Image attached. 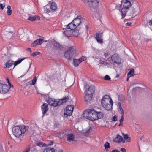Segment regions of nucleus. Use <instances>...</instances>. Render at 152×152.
I'll use <instances>...</instances> for the list:
<instances>
[{
    "mask_svg": "<svg viewBox=\"0 0 152 152\" xmlns=\"http://www.w3.org/2000/svg\"><path fill=\"white\" fill-rule=\"evenodd\" d=\"M30 130L31 128L29 126L23 125L19 126H14L12 129V132L13 134L15 137L19 138L23 136L25 132H30Z\"/></svg>",
    "mask_w": 152,
    "mask_h": 152,
    "instance_id": "1",
    "label": "nucleus"
},
{
    "mask_svg": "<svg viewBox=\"0 0 152 152\" xmlns=\"http://www.w3.org/2000/svg\"><path fill=\"white\" fill-rule=\"evenodd\" d=\"M113 102L109 96L105 95L102 99L101 104L102 107L108 111L111 110Z\"/></svg>",
    "mask_w": 152,
    "mask_h": 152,
    "instance_id": "2",
    "label": "nucleus"
},
{
    "mask_svg": "<svg viewBox=\"0 0 152 152\" xmlns=\"http://www.w3.org/2000/svg\"><path fill=\"white\" fill-rule=\"evenodd\" d=\"M76 55V48L72 46L68 48L64 54L65 57L68 58L67 60L69 62L71 61Z\"/></svg>",
    "mask_w": 152,
    "mask_h": 152,
    "instance_id": "3",
    "label": "nucleus"
},
{
    "mask_svg": "<svg viewBox=\"0 0 152 152\" xmlns=\"http://www.w3.org/2000/svg\"><path fill=\"white\" fill-rule=\"evenodd\" d=\"M96 110L93 109H88L84 111L83 113V117L89 120H96Z\"/></svg>",
    "mask_w": 152,
    "mask_h": 152,
    "instance_id": "4",
    "label": "nucleus"
},
{
    "mask_svg": "<svg viewBox=\"0 0 152 152\" xmlns=\"http://www.w3.org/2000/svg\"><path fill=\"white\" fill-rule=\"evenodd\" d=\"M123 3V7L121 10L122 14V18H123L126 15V13L128 11L129 8L132 4L130 0H122L121 4L120 5V8L121 9L122 4Z\"/></svg>",
    "mask_w": 152,
    "mask_h": 152,
    "instance_id": "5",
    "label": "nucleus"
},
{
    "mask_svg": "<svg viewBox=\"0 0 152 152\" xmlns=\"http://www.w3.org/2000/svg\"><path fill=\"white\" fill-rule=\"evenodd\" d=\"M90 9L92 12H95L96 8L99 5V2L97 0H89L88 1Z\"/></svg>",
    "mask_w": 152,
    "mask_h": 152,
    "instance_id": "6",
    "label": "nucleus"
},
{
    "mask_svg": "<svg viewBox=\"0 0 152 152\" xmlns=\"http://www.w3.org/2000/svg\"><path fill=\"white\" fill-rule=\"evenodd\" d=\"M74 108V106L72 105L67 106L66 107V110L64 112V116L67 118L68 116H71L72 114Z\"/></svg>",
    "mask_w": 152,
    "mask_h": 152,
    "instance_id": "7",
    "label": "nucleus"
},
{
    "mask_svg": "<svg viewBox=\"0 0 152 152\" xmlns=\"http://www.w3.org/2000/svg\"><path fill=\"white\" fill-rule=\"evenodd\" d=\"M112 61L113 63H116L117 65H120L121 63V60L118 55L114 54L111 57Z\"/></svg>",
    "mask_w": 152,
    "mask_h": 152,
    "instance_id": "8",
    "label": "nucleus"
},
{
    "mask_svg": "<svg viewBox=\"0 0 152 152\" xmlns=\"http://www.w3.org/2000/svg\"><path fill=\"white\" fill-rule=\"evenodd\" d=\"M54 48L56 50L62 51L64 49V46L58 42L55 41L53 43Z\"/></svg>",
    "mask_w": 152,
    "mask_h": 152,
    "instance_id": "9",
    "label": "nucleus"
},
{
    "mask_svg": "<svg viewBox=\"0 0 152 152\" xmlns=\"http://www.w3.org/2000/svg\"><path fill=\"white\" fill-rule=\"evenodd\" d=\"M65 26L66 27V28H63V29H69L72 30L77 27L72 21L67 25Z\"/></svg>",
    "mask_w": 152,
    "mask_h": 152,
    "instance_id": "10",
    "label": "nucleus"
},
{
    "mask_svg": "<svg viewBox=\"0 0 152 152\" xmlns=\"http://www.w3.org/2000/svg\"><path fill=\"white\" fill-rule=\"evenodd\" d=\"M81 19H82V18L81 16H78L72 21L74 23H75L77 27L81 23Z\"/></svg>",
    "mask_w": 152,
    "mask_h": 152,
    "instance_id": "11",
    "label": "nucleus"
},
{
    "mask_svg": "<svg viewBox=\"0 0 152 152\" xmlns=\"http://www.w3.org/2000/svg\"><path fill=\"white\" fill-rule=\"evenodd\" d=\"M44 42V40L42 39H38L34 41L31 45V47H34L37 45H40Z\"/></svg>",
    "mask_w": 152,
    "mask_h": 152,
    "instance_id": "12",
    "label": "nucleus"
},
{
    "mask_svg": "<svg viewBox=\"0 0 152 152\" xmlns=\"http://www.w3.org/2000/svg\"><path fill=\"white\" fill-rule=\"evenodd\" d=\"M1 88V93L2 94H6L10 91V87L7 84H3Z\"/></svg>",
    "mask_w": 152,
    "mask_h": 152,
    "instance_id": "13",
    "label": "nucleus"
},
{
    "mask_svg": "<svg viewBox=\"0 0 152 152\" xmlns=\"http://www.w3.org/2000/svg\"><path fill=\"white\" fill-rule=\"evenodd\" d=\"M41 109L43 115H45L48 110V105L47 103H44L41 106Z\"/></svg>",
    "mask_w": 152,
    "mask_h": 152,
    "instance_id": "14",
    "label": "nucleus"
},
{
    "mask_svg": "<svg viewBox=\"0 0 152 152\" xmlns=\"http://www.w3.org/2000/svg\"><path fill=\"white\" fill-rule=\"evenodd\" d=\"M102 33L100 34L96 33V37H95V39L97 42L100 43H101L103 42L102 37Z\"/></svg>",
    "mask_w": 152,
    "mask_h": 152,
    "instance_id": "15",
    "label": "nucleus"
},
{
    "mask_svg": "<svg viewBox=\"0 0 152 152\" xmlns=\"http://www.w3.org/2000/svg\"><path fill=\"white\" fill-rule=\"evenodd\" d=\"M93 95L88 93L84 97L85 101L87 103H88L91 100Z\"/></svg>",
    "mask_w": 152,
    "mask_h": 152,
    "instance_id": "16",
    "label": "nucleus"
},
{
    "mask_svg": "<svg viewBox=\"0 0 152 152\" xmlns=\"http://www.w3.org/2000/svg\"><path fill=\"white\" fill-rule=\"evenodd\" d=\"M95 91V86L94 85H91L88 88V90H87V88L85 89V91H86L89 93V94L93 95Z\"/></svg>",
    "mask_w": 152,
    "mask_h": 152,
    "instance_id": "17",
    "label": "nucleus"
},
{
    "mask_svg": "<svg viewBox=\"0 0 152 152\" xmlns=\"http://www.w3.org/2000/svg\"><path fill=\"white\" fill-rule=\"evenodd\" d=\"M56 102V101L55 99L51 98H49L47 100V102L49 105L53 107H55Z\"/></svg>",
    "mask_w": 152,
    "mask_h": 152,
    "instance_id": "18",
    "label": "nucleus"
},
{
    "mask_svg": "<svg viewBox=\"0 0 152 152\" xmlns=\"http://www.w3.org/2000/svg\"><path fill=\"white\" fill-rule=\"evenodd\" d=\"M68 130L65 129L62 132H61L58 134V136L61 138H63L65 135L68 133Z\"/></svg>",
    "mask_w": 152,
    "mask_h": 152,
    "instance_id": "19",
    "label": "nucleus"
},
{
    "mask_svg": "<svg viewBox=\"0 0 152 152\" xmlns=\"http://www.w3.org/2000/svg\"><path fill=\"white\" fill-rule=\"evenodd\" d=\"M80 59H82V58H80L78 59H73V64L75 67L78 66L79 64L82 61V60H80Z\"/></svg>",
    "mask_w": 152,
    "mask_h": 152,
    "instance_id": "20",
    "label": "nucleus"
},
{
    "mask_svg": "<svg viewBox=\"0 0 152 152\" xmlns=\"http://www.w3.org/2000/svg\"><path fill=\"white\" fill-rule=\"evenodd\" d=\"M67 141H73L74 140L75 137L74 134L71 133L67 134L66 136Z\"/></svg>",
    "mask_w": 152,
    "mask_h": 152,
    "instance_id": "21",
    "label": "nucleus"
},
{
    "mask_svg": "<svg viewBox=\"0 0 152 152\" xmlns=\"http://www.w3.org/2000/svg\"><path fill=\"white\" fill-rule=\"evenodd\" d=\"M96 120L102 118L104 116L103 113L100 111H96Z\"/></svg>",
    "mask_w": 152,
    "mask_h": 152,
    "instance_id": "22",
    "label": "nucleus"
},
{
    "mask_svg": "<svg viewBox=\"0 0 152 152\" xmlns=\"http://www.w3.org/2000/svg\"><path fill=\"white\" fill-rule=\"evenodd\" d=\"M72 30H66L64 31L63 34H64L66 37H69L72 36Z\"/></svg>",
    "mask_w": 152,
    "mask_h": 152,
    "instance_id": "23",
    "label": "nucleus"
},
{
    "mask_svg": "<svg viewBox=\"0 0 152 152\" xmlns=\"http://www.w3.org/2000/svg\"><path fill=\"white\" fill-rule=\"evenodd\" d=\"M14 61L11 60H8L6 63V67L10 68L14 64Z\"/></svg>",
    "mask_w": 152,
    "mask_h": 152,
    "instance_id": "24",
    "label": "nucleus"
},
{
    "mask_svg": "<svg viewBox=\"0 0 152 152\" xmlns=\"http://www.w3.org/2000/svg\"><path fill=\"white\" fill-rule=\"evenodd\" d=\"M50 8L52 10L54 11L56 10L57 9V6L55 2H53L51 3Z\"/></svg>",
    "mask_w": 152,
    "mask_h": 152,
    "instance_id": "25",
    "label": "nucleus"
},
{
    "mask_svg": "<svg viewBox=\"0 0 152 152\" xmlns=\"http://www.w3.org/2000/svg\"><path fill=\"white\" fill-rule=\"evenodd\" d=\"M121 139H122V137L119 134H118L116 137L113 139V141L115 142H120V141H121Z\"/></svg>",
    "mask_w": 152,
    "mask_h": 152,
    "instance_id": "26",
    "label": "nucleus"
},
{
    "mask_svg": "<svg viewBox=\"0 0 152 152\" xmlns=\"http://www.w3.org/2000/svg\"><path fill=\"white\" fill-rule=\"evenodd\" d=\"M122 135L124 136V138L128 142H130V138L128 136L127 134H125L124 133H122Z\"/></svg>",
    "mask_w": 152,
    "mask_h": 152,
    "instance_id": "27",
    "label": "nucleus"
},
{
    "mask_svg": "<svg viewBox=\"0 0 152 152\" xmlns=\"http://www.w3.org/2000/svg\"><path fill=\"white\" fill-rule=\"evenodd\" d=\"M43 152H55V150L53 148L49 147L45 149Z\"/></svg>",
    "mask_w": 152,
    "mask_h": 152,
    "instance_id": "28",
    "label": "nucleus"
},
{
    "mask_svg": "<svg viewBox=\"0 0 152 152\" xmlns=\"http://www.w3.org/2000/svg\"><path fill=\"white\" fill-rule=\"evenodd\" d=\"M25 59V58H23L21 59H19L18 60L16 61H14V66L13 67V68H14L15 66L18 65V64L20 63L23 61Z\"/></svg>",
    "mask_w": 152,
    "mask_h": 152,
    "instance_id": "29",
    "label": "nucleus"
},
{
    "mask_svg": "<svg viewBox=\"0 0 152 152\" xmlns=\"http://www.w3.org/2000/svg\"><path fill=\"white\" fill-rule=\"evenodd\" d=\"M7 8V13L8 15H10L12 12V11L11 10V7L10 5H8Z\"/></svg>",
    "mask_w": 152,
    "mask_h": 152,
    "instance_id": "30",
    "label": "nucleus"
},
{
    "mask_svg": "<svg viewBox=\"0 0 152 152\" xmlns=\"http://www.w3.org/2000/svg\"><path fill=\"white\" fill-rule=\"evenodd\" d=\"M72 36H77L79 34V31L78 30L75 29L72 30Z\"/></svg>",
    "mask_w": 152,
    "mask_h": 152,
    "instance_id": "31",
    "label": "nucleus"
},
{
    "mask_svg": "<svg viewBox=\"0 0 152 152\" xmlns=\"http://www.w3.org/2000/svg\"><path fill=\"white\" fill-rule=\"evenodd\" d=\"M134 70L133 69H130V71L127 74V75H131V76H133L135 75V74L134 73Z\"/></svg>",
    "mask_w": 152,
    "mask_h": 152,
    "instance_id": "32",
    "label": "nucleus"
},
{
    "mask_svg": "<svg viewBox=\"0 0 152 152\" xmlns=\"http://www.w3.org/2000/svg\"><path fill=\"white\" fill-rule=\"evenodd\" d=\"M63 103L62 101H61V99H59L58 101L56 100V102L55 107H57Z\"/></svg>",
    "mask_w": 152,
    "mask_h": 152,
    "instance_id": "33",
    "label": "nucleus"
},
{
    "mask_svg": "<svg viewBox=\"0 0 152 152\" xmlns=\"http://www.w3.org/2000/svg\"><path fill=\"white\" fill-rule=\"evenodd\" d=\"M113 63V62L112 63L110 61H107L105 62L106 65L109 67H111L112 66Z\"/></svg>",
    "mask_w": 152,
    "mask_h": 152,
    "instance_id": "34",
    "label": "nucleus"
},
{
    "mask_svg": "<svg viewBox=\"0 0 152 152\" xmlns=\"http://www.w3.org/2000/svg\"><path fill=\"white\" fill-rule=\"evenodd\" d=\"M118 107L120 110V111L121 112V115H124V111L123 108L121 106V103L120 102H119L118 103Z\"/></svg>",
    "mask_w": 152,
    "mask_h": 152,
    "instance_id": "35",
    "label": "nucleus"
},
{
    "mask_svg": "<svg viewBox=\"0 0 152 152\" xmlns=\"http://www.w3.org/2000/svg\"><path fill=\"white\" fill-rule=\"evenodd\" d=\"M37 145L40 147H43L46 146V144L42 142H38L37 143Z\"/></svg>",
    "mask_w": 152,
    "mask_h": 152,
    "instance_id": "36",
    "label": "nucleus"
},
{
    "mask_svg": "<svg viewBox=\"0 0 152 152\" xmlns=\"http://www.w3.org/2000/svg\"><path fill=\"white\" fill-rule=\"evenodd\" d=\"M104 147L105 149L107 150L110 148V143L108 142H106L104 144Z\"/></svg>",
    "mask_w": 152,
    "mask_h": 152,
    "instance_id": "37",
    "label": "nucleus"
},
{
    "mask_svg": "<svg viewBox=\"0 0 152 152\" xmlns=\"http://www.w3.org/2000/svg\"><path fill=\"white\" fill-rule=\"evenodd\" d=\"M28 19L32 21H34L36 20L35 16L33 15L29 16Z\"/></svg>",
    "mask_w": 152,
    "mask_h": 152,
    "instance_id": "38",
    "label": "nucleus"
},
{
    "mask_svg": "<svg viewBox=\"0 0 152 152\" xmlns=\"http://www.w3.org/2000/svg\"><path fill=\"white\" fill-rule=\"evenodd\" d=\"M61 101L63 103L66 102L68 99L69 97L68 96H65L62 99H61Z\"/></svg>",
    "mask_w": 152,
    "mask_h": 152,
    "instance_id": "39",
    "label": "nucleus"
},
{
    "mask_svg": "<svg viewBox=\"0 0 152 152\" xmlns=\"http://www.w3.org/2000/svg\"><path fill=\"white\" fill-rule=\"evenodd\" d=\"M37 80V77H34L33 79L32 80V82H31V83L32 85H34L36 83Z\"/></svg>",
    "mask_w": 152,
    "mask_h": 152,
    "instance_id": "40",
    "label": "nucleus"
},
{
    "mask_svg": "<svg viewBox=\"0 0 152 152\" xmlns=\"http://www.w3.org/2000/svg\"><path fill=\"white\" fill-rule=\"evenodd\" d=\"M40 54V53L39 52H34L31 55V56L33 57H34L37 55H39Z\"/></svg>",
    "mask_w": 152,
    "mask_h": 152,
    "instance_id": "41",
    "label": "nucleus"
},
{
    "mask_svg": "<svg viewBox=\"0 0 152 152\" xmlns=\"http://www.w3.org/2000/svg\"><path fill=\"white\" fill-rule=\"evenodd\" d=\"M104 79L105 80H110L111 79L110 77L107 75L104 77Z\"/></svg>",
    "mask_w": 152,
    "mask_h": 152,
    "instance_id": "42",
    "label": "nucleus"
},
{
    "mask_svg": "<svg viewBox=\"0 0 152 152\" xmlns=\"http://www.w3.org/2000/svg\"><path fill=\"white\" fill-rule=\"evenodd\" d=\"M117 117L116 115H115L112 118V120L113 121H117Z\"/></svg>",
    "mask_w": 152,
    "mask_h": 152,
    "instance_id": "43",
    "label": "nucleus"
},
{
    "mask_svg": "<svg viewBox=\"0 0 152 152\" xmlns=\"http://www.w3.org/2000/svg\"><path fill=\"white\" fill-rule=\"evenodd\" d=\"M124 120V115H122V116L121 117V119H120V120H119V121L120 122H121H121H123Z\"/></svg>",
    "mask_w": 152,
    "mask_h": 152,
    "instance_id": "44",
    "label": "nucleus"
},
{
    "mask_svg": "<svg viewBox=\"0 0 152 152\" xmlns=\"http://www.w3.org/2000/svg\"><path fill=\"white\" fill-rule=\"evenodd\" d=\"M0 8L2 10H3L4 8V7H5V4H0Z\"/></svg>",
    "mask_w": 152,
    "mask_h": 152,
    "instance_id": "45",
    "label": "nucleus"
},
{
    "mask_svg": "<svg viewBox=\"0 0 152 152\" xmlns=\"http://www.w3.org/2000/svg\"><path fill=\"white\" fill-rule=\"evenodd\" d=\"M109 54V52L107 51H106L104 53V56L105 57H106L108 56Z\"/></svg>",
    "mask_w": 152,
    "mask_h": 152,
    "instance_id": "46",
    "label": "nucleus"
},
{
    "mask_svg": "<svg viewBox=\"0 0 152 152\" xmlns=\"http://www.w3.org/2000/svg\"><path fill=\"white\" fill-rule=\"evenodd\" d=\"M53 144V141H51L49 143L46 145V146H48L49 145H52Z\"/></svg>",
    "mask_w": 152,
    "mask_h": 152,
    "instance_id": "47",
    "label": "nucleus"
},
{
    "mask_svg": "<svg viewBox=\"0 0 152 152\" xmlns=\"http://www.w3.org/2000/svg\"><path fill=\"white\" fill-rule=\"evenodd\" d=\"M120 151L122 152H126V150L124 148H122L121 149Z\"/></svg>",
    "mask_w": 152,
    "mask_h": 152,
    "instance_id": "48",
    "label": "nucleus"
},
{
    "mask_svg": "<svg viewBox=\"0 0 152 152\" xmlns=\"http://www.w3.org/2000/svg\"><path fill=\"white\" fill-rule=\"evenodd\" d=\"M35 18H36V20H39L40 19V17L39 16H35Z\"/></svg>",
    "mask_w": 152,
    "mask_h": 152,
    "instance_id": "49",
    "label": "nucleus"
},
{
    "mask_svg": "<svg viewBox=\"0 0 152 152\" xmlns=\"http://www.w3.org/2000/svg\"><path fill=\"white\" fill-rule=\"evenodd\" d=\"M148 23L150 26H152V20H150L148 21Z\"/></svg>",
    "mask_w": 152,
    "mask_h": 152,
    "instance_id": "50",
    "label": "nucleus"
},
{
    "mask_svg": "<svg viewBox=\"0 0 152 152\" xmlns=\"http://www.w3.org/2000/svg\"><path fill=\"white\" fill-rule=\"evenodd\" d=\"M110 152H120V151L118 150L115 149L112 150Z\"/></svg>",
    "mask_w": 152,
    "mask_h": 152,
    "instance_id": "51",
    "label": "nucleus"
},
{
    "mask_svg": "<svg viewBox=\"0 0 152 152\" xmlns=\"http://www.w3.org/2000/svg\"><path fill=\"white\" fill-rule=\"evenodd\" d=\"M3 84L2 83H0V93H1V88L3 87Z\"/></svg>",
    "mask_w": 152,
    "mask_h": 152,
    "instance_id": "52",
    "label": "nucleus"
},
{
    "mask_svg": "<svg viewBox=\"0 0 152 152\" xmlns=\"http://www.w3.org/2000/svg\"><path fill=\"white\" fill-rule=\"evenodd\" d=\"M6 80L7 83H8V85L10 84L11 83L9 79L8 78H7Z\"/></svg>",
    "mask_w": 152,
    "mask_h": 152,
    "instance_id": "53",
    "label": "nucleus"
},
{
    "mask_svg": "<svg viewBox=\"0 0 152 152\" xmlns=\"http://www.w3.org/2000/svg\"><path fill=\"white\" fill-rule=\"evenodd\" d=\"M9 87H10V88H13V86L12 85L11 83H10V84H9Z\"/></svg>",
    "mask_w": 152,
    "mask_h": 152,
    "instance_id": "54",
    "label": "nucleus"
},
{
    "mask_svg": "<svg viewBox=\"0 0 152 152\" xmlns=\"http://www.w3.org/2000/svg\"><path fill=\"white\" fill-rule=\"evenodd\" d=\"M121 141H120V142H122L123 143H125V141L123 139V138L122 137V139H121Z\"/></svg>",
    "mask_w": 152,
    "mask_h": 152,
    "instance_id": "55",
    "label": "nucleus"
},
{
    "mask_svg": "<svg viewBox=\"0 0 152 152\" xmlns=\"http://www.w3.org/2000/svg\"><path fill=\"white\" fill-rule=\"evenodd\" d=\"M105 62L104 61H100V63L102 64H104V63H105Z\"/></svg>",
    "mask_w": 152,
    "mask_h": 152,
    "instance_id": "56",
    "label": "nucleus"
},
{
    "mask_svg": "<svg viewBox=\"0 0 152 152\" xmlns=\"http://www.w3.org/2000/svg\"><path fill=\"white\" fill-rule=\"evenodd\" d=\"M30 85H32L31 83V81H29V82H28L26 84V85L27 86H28Z\"/></svg>",
    "mask_w": 152,
    "mask_h": 152,
    "instance_id": "57",
    "label": "nucleus"
},
{
    "mask_svg": "<svg viewBox=\"0 0 152 152\" xmlns=\"http://www.w3.org/2000/svg\"><path fill=\"white\" fill-rule=\"evenodd\" d=\"M131 23V22H128L126 23V25L127 26H129L130 25Z\"/></svg>",
    "mask_w": 152,
    "mask_h": 152,
    "instance_id": "58",
    "label": "nucleus"
},
{
    "mask_svg": "<svg viewBox=\"0 0 152 152\" xmlns=\"http://www.w3.org/2000/svg\"><path fill=\"white\" fill-rule=\"evenodd\" d=\"M82 61L85 60L86 59V57H85L82 56Z\"/></svg>",
    "mask_w": 152,
    "mask_h": 152,
    "instance_id": "59",
    "label": "nucleus"
},
{
    "mask_svg": "<svg viewBox=\"0 0 152 152\" xmlns=\"http://www.w3.org/2000/svg\"><path fill=\"white\" fill-rule=\"evenodd\" d=\"M91 129V128L90 127V128L86 131L87 133H89L90 132V130Z\"/></svg>",
    "mask_w": 152,
    "mask_h": 152,
    "instance_id": "60",
    "label": "nucleus"
},
{
    "mask_svg": "<svg viewBox=\"0 0 152 152\" xmlns=\"http://www.w3.org/2000/svg\"><path fill=\"white\" fill-rule=\"evenodd\" d=\"M27 50L30 51L31 53V50L30 48H28L27 49Z\"/></svg>",
    "mask_w": 152,
    "mask_h": 152,
    "instance_id": "61",
    "label": "nucleus"
},
{
    "mask_svg": "<svg viewBox=\"0 0 152 152\" xmlns=\"http://www.w3.org/2000/svg\"><path fill=\"white\" fill-rule=\"evenodd\" d=\"M58 152H63V150L61 149H60L58 151Z\"/></svg>",
    "mask_w": 152,
    "mask_h": 152,
    "instance_id": "62",
    "label": "nucleus"
},
{
    "mask_svg": "<svg viewBox=\"0 0 152 152\" xmlns=\"http://www.w3.org/2000/svg\"><path fill=\"white\" fill-rule=\"evenodd\" d=\"M46 10L47 12H50V10H49V9H47V8H46Z\"/></svg>",
    "mask_w": 152,
    "mask_h": 152,
    "instance_id": "63",
    "label": "nucleus"
},
{
    "mask_svg": "<svg viewBox=\"0 0 152 152\" xmlns=\"http://www.w3.org/2000/svg\"><path fill=\"white\" fill-rule=\"evenodd\" d=\"M81 0L85 3L87 1H87V0Z\"/></svg>",
    "mask_w": 152,
    "mask_h": 152,
    "instance_id": "64",
    "label": "nucleus"
}]
</instances>
